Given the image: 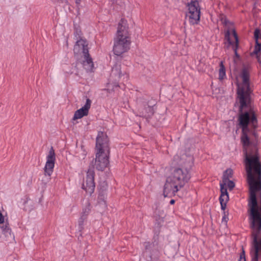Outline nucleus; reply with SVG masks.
Here are the masks:
<instances>
[{"instance_id":"nucleus-9","label":"nucleus","mask_w":261,"mask_h":261,"mask_svg":"<svg viewBox=\"0 0 261 261\" xmlns=\"http://www.w3.org/2000/svg\"><path fill=\"white\" fill-rule=\"evenodd\" d=\"M77 40L74 47V51L75 54L82 53L83 55L89 53L88 43L85 39L81 38Z\"/></svg>"},{"instance_id":"nucleus-12","label":"nucleus","mask_w":261,"mask_h":261,"mask_svg":"<svg viewBox=\"0 0 261 261\" xmlns=\"http://www.w3.org/2000/svg\"><path fill=\"white\" fill-rule=\"evenodd\" d=\"M220 202H227L228 201L229 197L227 189L224 187L223 184H220Z\"/></svg>"},{"instance_id":"nucleus-24","label":"nucleus","mask_w":261,"mask_h":261,"mask_svg":"<svg viewBox=\"0 0 261 261\" xmlns=\"http://www.w3.org/2000/svg\"><path fill=\"white\" fill-rule=\"evenodd\" d=\"M76 6L79 7L81 4L82 0H74Z\"/></svg>"},{"instance_id":"nucleus-25","label":"nucleus","mask_w":261,"mask_h":261,"mask_svg":"<svg viewBox=\"0 0 261 261\" xmlns=\"http://www.w3.org/2000/svg\"><path fill=\"white\" fill-rule=\"evenodd\" d=\"M29 197L26 196L25 198L24 203L27 202L29 200Z\"/></svg>"},{"instance_id":"nucleus-11","label":"nucleus","mask_w":261,"mask_h":261,"mask_svg":"<svg viewBox=\"0 0 261 261\" xmlns=\"http://www.w3.org/2000/svg\"><path fill=\"white\" fill-rule=\"evenodd\" d=\"M82 58V64L83 67L87 72H93L94 69V64L89 54L88 53L83 55Z\"/></svg>"},{"instance_id":"nucleus-16","label":"nucleus","mask_w":261,"mask_h":261,"mask_svg":"<svg viewBox=\"0 0 261 261\" xmlns=\"http://www.w3.org/2000/svg\"><path fill=\"white\" fill-rule=\"evenodd\" d=\"M233 171L230 169H227L224 173L223 176V182H226L227 179L232 177Z\"/></svg>"},{"instance_id":"nucleus-2","label":"nucleus","mask_w":261,"mask_h":261,"mask_svg":"<svg viewBox=\"0 0 261 261\" xmlns=\"http://www.w3.org/2000/svg\"><path fill=\"white\" fill-rule=\"evenodd\" d=\"M130 44V34L127 21L122 19L118 23L117 33L114 38V54L117 56H122L129 50Z\"/></svg>"},{"instance_id":"nucleus-10","label":"nucleus","mask_w":261,"mask_h":261,"mask_svg":"<svg viewBox=\"0 0 261 261\" xmlns=\"http://www.w3.org/2000/svg\"><path fill=\"white\" fill-rule=\"evenodd\" d=\"M91 105V101L88 98L87 99L85 105L82 108L75 111L73 119H80L85 116L88 115Z\"/></svg>"},{"instance_id":"nucleus-3","label":"nucleus","mask_w":261,"mask_h":261,"mask_svg":"<svg viewBox=\"0 0 261 261\" xmlns=\"http://www.w3.org/2000/svg\"><path fill=\"white\" fill-rule=\"evenodd\" d=\"M96 158L94 166L98 170H103L109 164L110 147L106 134L99 132L96 138Z\"/></svg>"},{"instance_id":"nucleus-13","label":"nucleus","mask_w":261,"mask_h":261,"mask_svg":"<svg viewBox=\"0 0 261 261\" xmlns=\"http://www.w3.org/2000/svg\"><path fill=\"white\" fill-rule=\"evenodd\" d=\"M226 78V70L223 61L220 63V68L219 70V79L221 81Z\"/></svg>"},{"instance_id":"nucleus-21","label":"nucleus","mask_w":261,"mask_h":261,"mask_svg":"<svg viewBox=\"0 0 261 261\" xmlns=\"http://www.w3.org/2000/svg\"><path fill=\"white\" fill-rule=\"evenodd\" d=\"M230 32L229 31H227L225 33V39H227L229 44H232V42L230 40Z\"/></svg>"},{"instance_id":"nucleus-7","label":"nucleus","mask_w":261,"mask_h":261,"mask_svg":"<svg viewBox=\"0 0 261 261\" xmlns=\"http://www.w3.org/2000/svg\"><path fill=\"white\" fill-rule=\"evenodd\" d=\"M120 64H116L112 68L111 76L114 77L116 81H119L121 80L123 82L126 81L128 78L127 71Z\"/></svg>"},{"instance_id":"nucleus-20","label":"nucleus","mask_w":261,"mask_h":261,"mask_svg":"<svg viewBox=\"0 0 261 261\" xmlns=\"http://www.w3.org/2000/svg\"><path fill=\"white\" fill-rule=\"evenodd\" d=\"M7 213L4 210L3 212L0 211V225L4 223L5 217H7Z\"/></svg>"},{"instance_id":"nucleus-6","label":"nucleus","mask_w":261,"mask_h":261,"mask_svg":"<svg viewBox=\"0 0 261 261\" xmlns=\"http://www.w3.org/2000/svg\"><path fill=\"white\" fill-rule=\"evenodd\" d=\"M46 163L44 168V174L45 175L50 176L54 171L56 162V154L53 147L48 152L46 156Z\"/></svg>"},{"instance_id":"nucleus-5","label":"nucleus","mask_w":261,"mask_h":261,"mask_svg":"<svg viewBox=\"0 0 261 261\" xmlns=\"http://www.w3.org/2000/svg\"><path fill=\"white\" fill-rule=\"evenodd\" d=\"M94 176L93 169L89 168L86 173V176L84 178L82 184L83 189L90 195L94 192L95 187Z\"/></svg>"},{"instance_id":"nucleus-14","label":"nucleus","mask_w":261,"mask_h":261,"mask_svg":"<svg viewBox=\"0 0 261 261\" xmlns=\"http://www.w3.org/2000/svg\"><path fill=\"white\" fill-rule=\"evenodd\" d=\"M232 35L234 38V44L233 46V49L234 52L235 53V55L236 56V57H238L239 55L237 53V48L239 46V40H238L237 33L234 30L232 31Z\"/></svg>"},{"instance_id":"nucleus-26","label":"nucleus","mask_w":261,"mask_h":261,"mask_svg":"<svg viewBox=\"0 0 261 261\" xmlns=\"http://www.w3.org/2000/svg\"><path fill=\"white\" fill-rule=\"evenodd\" d=\"M174 203H175V201H174V200L172 199V200H170V203L171 204H174Z\"/></svg>"},{"instance_id":"nucleus-18","label":"nucleus","mask_w":261,"mask_h":261,"mask_svg":"<svg viewBox=\"0 0 261 261\" xmlns=\"http://www.w3.org/2000/svg\"><path fill=\"white\" fill-rule=\"evenodd\" d=\"M220 184H223L224 187L226 188V187H227L230 190H232V189L234 187V183L229 179H227V181L225 182H222Z\"/></svg>"},{"instance_id":"nucleus-17","label":"nucleus","mask_w":261,"mask_h":261,"mask_svg":"<svg viewBox=\"0 0 261 261\" xmlns=\"http://www.w3.org/2000/svg\"><path fill=\"white\" fill-rule=\"evenodd\" d=\"M261 50V42H258L257 41L255 42V45L253 51L251 54V56L255 55L257 56L260 55L259 52Z\"/></svg>"},{"instance_id":"nucleus-15","label":"nucleus","mask_w":261,"mask_h":261,"mask_svg":"<svg viewBox=\"0 0 261 261\" xmlns=\"http://www.w3.org/2000/svg\"><path fill=\"white\" fill-rule=\"evenodd\" d=\"M1 227L2 228L3 233L6 237H8L9 236H11V229L10 228L8 224H6Z\"/></svg>"},{"instance_id":"nucleus-19","label":"nucleus","mask_w":261,"mask_h":261,"mask_svg":"<svg viewBox=\"0 0 261 261\" xmlns=\"http://www.w3.org/2000/svg\"><path fill=\"white\" fill-rule=\"evenodd\" d=\"M254 36L255 42L257 41L258 42H261V33L259 29H255L254 33Z\"/></svg>"},{"instance_id":"nucleus-27","label":"nucleus","mask_w":261,"mask_h":261,"mask_svg":"<svg viewBox=\"0 0 261 261\" xmlns=\"http://www.w3.org/2000/svg\"><path fill=\"white\" fill-rule=\"evenodd\" d=\"M60 1H62V2H63V0H60Z\"/></svg>"},{"instance_id":"nucleus-4","label":"nucleus","mask_w":261,"mask_h":261,"mask_svg":"<svg viewBox=\"0 0 261 261\" xmlns=\"http://www.w3.org/2000/svg\"><path fill=\"white\" fill-rule=\"evenodd\" d=\"M188 12L187 16L191 24H198L200 17V8L197 1H192L188 5Z\"/></svg>"},{"instance_id":"nucleus-22","label":"nucleus","mask_w":261,"mask_h":261,"mask_svg":"<svg viewBox=\"0 0 261 261\" xmlns=\"http://www.w3.org/2000/svg\"><path fill=\"white\" fill-rule=\"evenodd\" d=\"M239 261H246L245 251L243 249L242 252L240 254Z\"/></svg>"},{"instance_id":"nucleus-1","label":"nucleus","mask_w":261,"mask_h":261,"mask_svg":"<svg viewBox=\"0 0 261 261\" xmlns=\"http://www.w3.org/2000/svg\"><path fill=\"white\" fill-rule=\"evenodd\" d=\"M191 177L187 170L179 168L171 169L170 174L166 179L164 185L163 194L165 197L175 195L189 181Z\"/></svg>"},{"instance_id":"nucleus-23","label":"nucleus","mask_w":261,"mask_h":261,"mask_svg":"<svg viewBox=\"0 0 261 261\" xmlns=\"http://www.w3.org/2000/svg\"><path fill=\"white\" fill-rule=\"evenodd\" d=\"M226 203L227 202H220V204H221V208L223 210H224L226 208Z\"/></svg>"},{"instance_id":"nucleus-8","label":"nucleus","mask_w":261,"mask_h":261,"mask_svg":"<svg viewBox=\"0 0 261 261\" xmlns=\"http://www.w3.org/2000/svg\"><path fill=\"white\" fill-rule=\"evenodd\" d=\"M91 211V206L90 203L87 201L86 205L83 207L81 214L80 217L78 220L79 229L82 230L84 228V225L87 221L88 216Z\"/></svg>"}]
</instances>
